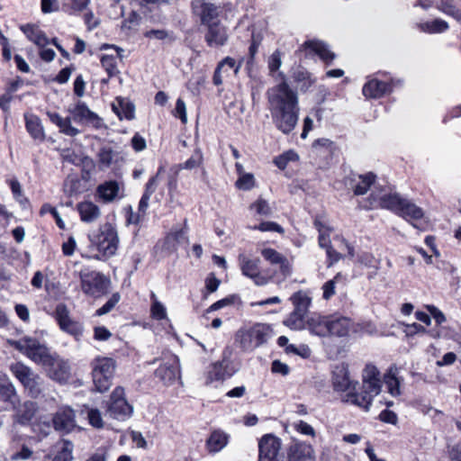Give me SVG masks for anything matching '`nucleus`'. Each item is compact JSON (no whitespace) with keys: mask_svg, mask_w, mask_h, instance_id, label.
<instances>
[{"mask_svg":"<svg viewBox=\"0 0 461 461\" xmlns=\"http://www.w3.org/2000/svg\"><path fill=\"white\" fill-rule=\"evenodd\" d=\"M390 91L389 84L377 79H371L363 86V95L367 98H380Z\"/></svg>","mask_w":461,"mask_h":461,"instance_id":"bb28decb","label":"nucleus"},{"mask_svg":"<svg viewBox=\"0 0 461 461\" xmlns=\"http://www.w3.org/2000/svg\"><path fill=\"white\" fill-rule=\"evenodd\" d=\"M54 318L62 331L74 337H79L82 335L83 326L80 322L71 318L69 310L64 303H59L56 306Z\"/></svg>","mask_w":461,"mask_h":461,"instance_id":"1a4fd4ad","label":"nucleus"},{"mask_svg":"<svg viewBox=\"0 0 461 461\" xmlns=\"http://www.w3.org/2000/svg\"><path fill=\"white\" fill-rule=\"evenodd\" d=\"M57 454L52 461H72L73 444L68 440H60L55 446Z\"/></svg>","mask_w":461,"mask_h":461,"instance_id":"c9c22d12","label":"nucleus"},{"mask_svg":"<svg viewBox=\"0 0 461 461\" xmlns=\"http://www.w3.org/2000/svg\"><path fill=\"white\" fill-rule=\"evenodd\" d=\"M101 63L103 68L108 73L109 77H112L119 73L116 59L113 56L104 55L101 59Z\"/></svg>","mask_w":461,"mask_h":461,"instance_id":"de8ad7c7","label":"nucleus"},{"mask_svg":"<svg viewBox=\"0 0 461 461\" xmlns=\"http://www.w3.org/2000/svg\"><path fill=\"white\" fill-rule=\"evenodd\" d=\"M398 368L392 366L384 375V383L387 386L388 392L392 396H398L401 394L400 380L397 377Z\"/></svg>","mask_w":461,"mask_h":461,"instance_id":"f704fd0d","label":"nucleus"},{"mask_svg":"<svg viewBox=\"0 0 461 461\" xmlns=\"http://www.w3.org/2000/svg\"><path fill=\"white\" fill-rule=\"evenodd\" d=\"M305 49L311 50L318 55L324 62L330 64L335 59V54L331 52L327 45L320 41H307L303 43Z\"/></svg>","mask_w":461,"mask_h":461,"instance_id":"c756f323","label":"nucleus"},{"mask_svg":"<svg viewBox=\"0 0 461 461\" xmlns=\"http://www.w3.org/2000/svg\"><path fill=\"white\" fill-rule=\"evenodd\" d=\"M253 230H258L261 231H276L279 233L284 232V229L277 223L274 221H265L260 223L258 226L252 228Z\"/></svg>","mask_w":461,"mask_h":461,"instance_id":"680f3d73","label":"nucleus"},{"mask_svg":"<svg viewBox=\"0 0 461 461\" xmlns=\"http://www.w3.org/2000/svg\"><path fill=\"white\" fill-rule=\"evenodd\" d=\"M7 344L11 347H14L23 355L29 357V337L25 336L20 340L8 339L6 340Z\"/></svg>","mask_w":461,"mask_h":461,"instance_id":"09e8293b","label":"nucleus"},{"mask_svg":"<svg viewBox=\"0 0 461 461\" xmlns=\"http://www.w3.org/2000/svg\"><path fill=\"white\" fill-rule=\"evenodd\" d=\"M203 163V155L200 148H197L193 152L192 156L184 163L176 165V171L182 169L192 170L199 167Z\"/></svg>","mask_w":461,"mask_h":461,"instance_id":"58836bf2","label":"nucleus"},{"mask_svg":"<svg viewBox=\"0 0 461 461\" xmlns=\"http://www.w3.org/2000/svg\"><path fill=\"white\" fill-rule=\"evenodd\" d=\"M229 437L221 430H214L207 439V447L210 452L221 450L228 443Z\"/></svg>","mask_w":461,"mask_h":461,"instance_id":"473e14b6","label":"nucleus"},{"mask_svg":"<svg viewBox=\"0 0 461 461\" xmlns=\"http://www.w3.org/2000/svg\"><path fill=\"white\" fill-rule=\"evenodd\" d=\"M352 328V322L349 319L345 317H332L330 316L329 322V335L328 337H347Z\"/></svg>","mask_w":461,"mask_h":461,"instance_id":"b1692460","label":"nucleus"},{"mask_svg":"<svg viewBox=\"0 0 461 461\" xmlns=\"http://www.w3.org/2000/svg\"><path fill=\"white\" fill-rule=\"evenodd\" d=\"M10 370L25 389L29 387V367L27 366L22 362H16L10 366Z\"/></svg>","mask_w":461,"mask_h":461,"instance_id":"ea45409f","label":"nucleus"},{"mask_svg":"<svg viewBox=\"0 0 461 461\" xmlns=\"http://www.w3.org/2000/svg\"><path fill=\"white\" fill-rule=\"evenodd\" d=\"M332 383L334 389L338 392L356 393L357 383L350 379L348 369L344 365L336 366L333 371Z\"/></svg>","mask_w":461,"mask_h":461,"instance_id":"ddd939ff","label":"nucleus"},{"mask_svg":"<svg viewBox=\"0 0 461 461\" xmlns=\"http://www.w3.org/2000/svg\"><path fill=\"white\" fill-rule=\"evenodd\" d=\"M340 277H341V275L339 273H338L334 276L333 279L329 280L326 283H324V285L321 287L322 292H323V294H322L323 299L329 300L330 298H331L335 294L336 284H337V282L339 281V279Z\"/></svg>","mask_w":461,"mask_h":461,"instance_id":"8fccbe9b","label":"nucleus"},{"mask_svg":"<svg viewBox=\"0 0 461 461\" xmlns=\"http://www.w3.org/2000/svg\"><path fill=\"white\" fill-rule=\"evenodd\" d=\"M92 371H99L101 374L113 376L116 364L110 357H97L92 362Z\"/></svg>","mask_w":461,"mask_h":461,"instance_id":"72a5a7b5","label":"nucleus"},{"mask_svg":"<svg viewBox=\"0 0 461 461\" xmlns=\"http://www.w3.org/2000/svg\"><path fill=\"white\" fill-rule=\"evenodd\" d=\"M272 336V330L265 323L240 328L235 334V342L243 351H252L265 344Z\"/></svg>","mask_w":461,"mask_h":461,"instance_id":"39448f33","label":"nucleus"},{"mask_svg":"<svg viewBox=\"0 0 461 461\" xmlns=\"http://www.w3.org/2000/svg\"><path fill=\"white\" fill-rule=\"evenodd\" d=\"M282 66V52L279 50H276L267 59V68L269 74L275 77L276 79L279 78L281 82H285V76L283 72L278 71Z\"/></svg>","mask_w":461,"mask_h":461,"instance_id":"7c9ffc66","label":"nucleus"},{"mask_svg":"<svg viewBox=\"0 0 461 461\" xmlns=\"http://www.w3.org/2000/svg\"><path fill=\"white\" fill-rule=\"evenodd\" d=\"M193 8L200 14L203 25L219 23L218 8L215 5L203 0H195L193 2Z\"/></svg>","mask_w":461,"mask_h":461,"instance_id":"a211bd4d","label":"nucleus"},{"mask_svg":"<svg viewBox=\"0 0 461 461\" xmlns=\"http://www.w3.org/2000/svg\"><path fill=\"white\" fill-rule=\"evenodd\" d=\"M95 158L100 171L114 170L123 163V157L121 152L107 145L98 149Z\"/></svg>","mask_w":461,"mask_h":461,"instance_id":"9b49d317","label":"nucleus"},{"mask_svg":"<svg viewBox=\"0 0 461 461\" xmlns=\"http://www.w3.org/2000/svg\"><path fill=\"white\" fill-rule=\"evenodd\" d=\"M268 108L276 128L284 134L294 131L299 118V102L295 91L285 81L267 92Z\"/></svg>","mask_w":461,"mask_h":461,"instance_id":"f257e3e1","label":"nucleus"},{"mask_svg":"<svg viewBox=\"0 0 461 461\" xmlns=\"http://www.w3.org/2000/svg\"><path fill=\"white\" fill-rule=\"evenodd\" d=\"M120 190L121 185L119 182L109 180L97 186L96 194L104 203H108L113 202L119 196Z\"/></svg>","mask_w":461,"mask_h":461,"instance_id":"393cba45","label":"nucleus"},{"mask_svg":"<svg viewBox=\"0 0 461 461\" xmlns=\"http://www.w3.org/2000/svg\"><path fill=\"white\" fill-rule=\"evenodd\" d=\"M81 289L90 296L100 297L108 293L111 280L96 271H81L79 274Z\"/></svg>","mask_w":461,"mask_h":461,"instance_id":"423d86ee","label":"nucleus"},{"mask_svg":"<svg viewBox=\"0 0 461 461\" xmlns=\"http://www.w3.org/2000/svg\"><path fill=\"white\" fill-rule=\"evenodd\" d=\"M426 309L434 318L437 324L440 325L446 321L445 314L434 305H426Z\"/></svg>","mask_w":461,"mask_h":461,"instance_id":"338daca9","label":"nucleus"},{"mask_svg":"<svg viewBox=\"0 0 461 461\" xmlns=\"http://www.w3.org/2000/svg\"><path fill=\"white\" fill-rule=\"evenodd\" d=\"M76 248V240L73 236H70L68 240L62 244V252L65 256L70 257L74 254Z\"/></svg>","mask_w":461,"mask_h":461,"instance_id":"774afa93","label":"nucleus"},{"mask_svg":"<svg viewBox=\"0 0 461 461\" xmlns=\"http://www.w3.org/2000/svg\"><path fill=\"white\" fill-rule=\"evenodd\" d=\"M294 428L301 434L312 437L315 436L314 429L305 421L300 420L294 424Z\"/></svg>","mask_w":461,"mask_h":461,"instance_id":"69168bd1","label":"nucleus"},{"mask_svg":"<svg viewBox=\"0 0 461 461\" xmlns=\"http://www.w3.org/2000/svg\"><path fill=\"white\" fill-rule=\"evenodd\" d=\"M376 176L368 172L364 175L355 176L350 180V187L356 195H364L370 189L371 185L375 184Z\"/></svg>","mask_w":461,"mask_h":461,"instance_id":"5701e85b","label":"nucleus"},{"mask_svg":"<svg viewBox=\"0 0 461 461\" xmlns=\"http://www.w3.org/2000/svg\"><path fill=\"white\" fill-rule=\"evenodd\" d=\"M420 28L424 32L440 33L448 29V24L444 20L435 19L431 22L421 23Z\"/></svg>","mask_w":461,"mask_h":461,"instance_id":"79ce46f5","label":"nucleus"},{"mask_svg":"<svg viewBox=\"0 0 461 461\" xmlns=\"http://www.w3.org/2000/svg\"><path fill=\"white\" fill-rule=\"evenodd\" d=\"M281 448L280 439L272 435H264L258 442V461H277Z\"/></svg>","mask_w":461,"mask_h":461,"instance_id":"f8f14e48","label":"nucleus"},{"mask_svg":"<svg viewBox=\"0 0 461 461\" xmlns=\"http://www.w3.org/2000/svg\"><path fill=\"white\" fill-rule=\"evenodd\" d=\"M56 355L57 353L51 352L45 342L31 339V360L41 365L43 369Z\"/></svg>","mask_w":461,"mask_h":461,"instance_id":"dca6fc26","label":"nucleus"},{"mask_svg":"<svg viewBox=\"0 0 461 461\" xmlns=\"http://www.w3.org/2000/svg\"><path fill=\"white\" fill-rule=\"evenodd\" d=\"M121 295L119 293L113 294L111 296V298L101 308H99L96 311L95 315L102 316L107 314L115 307V305L119 303Z\"/></svg>","mask_w":461,"mask_h":461,"instance_id":"3c124183","label":"nucleus"},{"mask_svg":"<svg viewBox=\"0 0 461 461\" xmlns=\"http://www.w3.org/2000/svg\"><path fill=\"white\" fill-rule=\"evenodd\" d=\"M314 225L319 231V245L321 248L327 249L330 247V229L326 227L321 221L315 220Z\"/></svg>","mask_w":461,"mask_h":461,"instance_id":"a18cd8bd","label":"nucleus"},{"mask_svg":"<svg viewBox=\"0 0 461 461\" xmlns=\"http://www.w3.org/2000/svg\"><path fill=\"white\" fill-rule=\"evenodd\" d=\"M262 257L271 265H278L283 280L292 274V265L286 257L274 249L266 248L261 250Z\"/></svg>","mask_w":461,"mask_h":461,"instance_id":"2eb2a0df","label":"nucleus"},{"mask_svg":"<svg viewBox=\"0 0 461 461\" xmlns=\"http://www.w3.org/2000/svg\"><path fill=\"white\" fill-rule=\"evenodd\" d=\"M92 376L96 391L104 393L109 390L112 385L113 376L101 374L99 371H92Z\"/></svg>","mask_w":461,"mask_h":461,"instance_id":"a19ab883","label":"nucleus"},{"mask_svg":"<svg viewBox=\"0 0 461 461\" xmlns=\"http://www.w3.org/2000/svg\"><path fill=\"white\" fill-rule=\"evenodd\" d=\"M239 264L242 274L253 280L256 285H265L271 279V276L267 277L260 272V259L258 258L251 259L244 254H240Z\"/></svg>","mask_w":461,"mask_h":461,"instance_id":"9d476101","label":"nucleus"},{"mask_svg":"<svg viewBox=\"0 0 461 461\" xmlns=\"http://www.w3.org/2000/svg\"><path fill=\"white\" fill-rule=\"evenodd\" d=\"M68 113L76 122H94L98 119V116L82 102H78L73 107H69Z\"/></svg>","mask_w":461,"mask_h":461,"instance_id":"cd10ccee","label":"nucleus"},{"mask_svg":"<svg viewBox=\"0 0 461 461\" xmlns=\"http://www.w3.org/2000/svg\"><path fill=\"white\" fill-rule=\"evenodd\" d=\"M113 110L120 119L125 118L131 120L134 117V107L130 103H124L122 99H118V105L113 104Z\"/></svg>","mask_w":461,"mask_h":461,"instance_id":"37998d69","label":"nucleus"},{"mask_svg":"<svg viewBox=\"0 0 461 461\" xmlns=\"http://www.w3.org/2000/svg\"><path fill=\"white\" fill-rule=\"evenodd\" d=\"M180 367L176 357H172L167 362L156 370V375L166 384H170L179 376Z\"/></svg>","mask_w":461,"mask_h":461,"instance_id":"6ab92c4d","label":"nucleus"},{"mask_svg":"<svg viewBox=\"0 0 461 461\" xmlns=\"http://www.w3.org/2000/svg\"><path fill=\"white\" fill-rule=\"evenodd\" d=\"M374 207L390 210L397 215L411 222L414 228H420L415 222L424 217L423 210L411 201L402 197L398 194H388L377 198L372 194Z\"/></svg>","mask_w":461,"mask_h":461,"instance_id":"7ed1b4c3","label":"nucleus"},{"mask_svg":"<svg viewBox=\"0 0 461 461\" xmlns=\"http://www.w3.org/2000/svg\"><path fill=\"white\" fill-rule=\"evenodd\" d=\"M47 375L61 384H67L72 375V368L68 360L56 355L44 368Z\"/></svg>","mask_w":461,"mask_h":461,"instance_id":"6e6552de","label":"nucleus"},{"mask_svg":"<svg viewBox=\"0 0 461 461\" xmlns=\"http://www.w3.org/2000/svg\"><path fill=\"white\" fill-rule=\"evenodd\" d=\"M32 430L36 434L39 440L41 438L46 437L51 430L50 420L46 419L43 421L33 422Z\"/></svg>","mask_w":461,"mask_h":461,"instance_id":"49530a36","label":"nucleus"},{"mask_svg":"<svg viewBox=\"0 0 461 461\" xmlns=\"http://www.w3.org/2000/svg\"><path fill=\"white\" fill-rule=\"evenodd\" d=\"M152 304L150 307L151 317L157 321L165 320L167 318L166 307L156 297L154 293L150 295Z\"/></svg>","mask_w":461,"mask_h":461,"instance_id":"c03bdc74","label":"nucleus"},{"mask_svg":"<svg viewBox=\"0 0 461 461\" xmlns=\"http://www.w3.org/2000/svg\"><path fill=\"white\" fill-rule=\"evenodd\" d=\"M330 316H322L317 313L312 314L306 321V327L310 333L321 338L329 335Z\"/></svg>","mask_w":461,"mask_h":461,"instance_id":"aec40b11","label":"nucleus"},{"mask_svg":"<svg viewBox=\"0 0 461 461\" xmlns=\"http://www.w3.org/2000/svg\"><path fill=\"white\" fill-rule=\"evenodd\" d=\"M204 39L210 47L223 46L228 41L227 30L220 24V22L210 23V25H207V32Z\"/></svg>","mask_w":461,"mask_h":461,"instance_id":"412c9836","label":"nucleus"},{"mask_svg":"<svg viewBox=\"0 0 461 461\" xmlns=\"http://www.w3.org/2000/svg\"><path fill=\"white\" fill-rule=\"evenodd\" d=\"M289 461H315L312 447L306 443H295L288 453Z\"/></svg>","mask_w":461,"mask_h":461,"instance_id":"4be33fe9","label":"nucleus"},{"mask_svg":"<svg viewBox=\"0 0 461 461\" xmlns=\"http://www.w3.org/2000/svg\"><path fill=\"white\" fill-rule=\"evenodd\" d=\"M363 386L361 393H346L343 401L361 407L367 411L375 396L381 392L382 382L380 372L375 366L368 364L363 370Z\"/></svg>","mask_w":461,"mask_h":461,"instance_id":"f03ea898","label":"nucleus"},{"mask_svg":"<svg viewBox=\"0 0 461 461\" xmlns=\"http://www.w3.org/2000/svg\"><path fill=\"white\" fill-rule=\"evenodd\" d=\"M254 185L255 178L250 173L242 174L236 181V186L241 190H250Z\"/></svg>","mask_w":461,"mask_h":461,"instance_id":"603ef678","label":"nucleus"},{"mask_svg":"<svg viewBox=\"0 0 461 461\" xmlns=\"http://www.w3.org/2000/svg\"><path fill=\"white\" fill-rule=\"evenodd\" d=\"M290 300L294 305V310L307 315L312 299L306 292L298 291L291 296Z\"/></svg>","mask_w":461,"mask_h":461,"instance_id":"2f4dec72","label":"nucleus"},{"mask_svg":"<svg viewBox=\"0 0 461 461\" xmlns=\"http://www.w3.org/2000/svg\"><path fill=\"white\" fill-rule=\"evenodd\" d=\"M306 315L294 310L284 320V325L291 330H301L306 327Z\"/></svg>","mask_w":461,"mask_h":461,"instance_id":"e433bc0d","label":"nucleus"},{"mask_svg":"<svg viewBox=\"0 0 461 461\" xmlns=\"http://www.w3.org/2000/svg\"><path fill=\"white\" fill-rule=\"evenodd\" d=\"M286 352L294 353L295 355L301 356L303 358H307L311 355V349L306 345L295 346L294 344L287 345Z\"/></svg>","mask_w":461,"mask_h":461,"instance_id":"bf43d9fd","label":"nucleus"},{"mask_svg":"<svg viewBox=\"0 0 461 461\" xmlns=\"http://www.w3.org/2000/svg\"><path fill=\"white\" fill-rule=\"evenodd\" d=\"M9 185L12 190L13 195L16 201L20 203H23L26 201V198L23 194L22 186L19 181L16 178H13L9 180Z\"/></svg>","mask_w":461,"mask_h":461,"instance_id":"4d7b16f0","label":"nucleus"},{"mask_svg":"<svg viewBox=\"0 0 461 461\" xmlns=\"http://www.w3.org/2000/svg\"><path fill=\"white\" fill-rule=\"evenodd\" d=\"M80 219L86 223L95 222L101 215V210L98 205L91 201H84L77 205Z\"/></svg>","mask_w":461,"mask_h":461,"instance_id":"a878e982","label":"nucleus"},{"mask_svg":"<svg viewBox=\"0 0 461 461\" xmlns=\"http://www.w3.org/2000/svg\"><path fill=\"white\" fill-rule=\"evenodd\" d=\"M91 247L97 251L96 254H82L83 258L105 260L116 254L119 246V235L115 226L105 222L98 229V232L88 236Z\"/></svg>","mask_w":461,"mask_h":461,"instance_id":"20e7f679","label":"nucleus"},{"mask_svg":"<svg viewBox=\"0 0 461 461\" xmlns=\"http://www.w3.org/2000/svg\"><path fill=\"white\" fill-rule=\"evenodd\" d=\"M0 402L8 403L14 410H18L20 400L15 388L7 375L0 372Z\"/></svg>","mask_w":461,"mask_h":461,"instance_id":"f3484780","label":"nucleus"},{"mask_svg":"<svg viewBox=\"0 0 461 461\" xmlns=\"http://www.w3.org/2000/svg\"><path fill=\"white\" fill-rule=\"evenodd\" d=\"M87 418L89 420V423L97 429L104 427V421L102 419V415L99 410L97 409H89L87 411Z\"/></svg>","mask_w":461,"mask_h":461,"instance_id":"6e6d98bb","label":"nucleus"},{"mask_svg":"<svg viewBox=\"0 0 461 461\" xmlns=\"http://www.w3.org/2000/svg\"><path fill=\"white\" fill-rule=\"evenodd\" d=\"M132 410V407L124 398L123 388L116 387L113 391L110 401L107 404V414L113 419L124 420L131 417Z\"/></svg>","mask_w":461,"mask_h":461,"instance_id":"0eeeda50","label":"nucleus"},{"mask_svg":"<svg viewBox=\"0 0 461 461\" xmlns=\"http://www.w3.org/2000/svg\"><path fill=\"white\" fill-rule=\"evenodd\" d=\"M173 114L178 117L184 124L187 122L186 105L183 99L178 98L176 100Z\"/></svg>","mask_w":461,"mask_h":461,"instance_id":"13d9d810","label":"nucleus"},{"mask_svg":"<svg viewBox=\"0 0 461 461\" xmlns=\"http://www.w3.org/2000/svg\"><path fill=\"white\" fill-rule=\"evenodd\" d=\"M50 120L59 129V131L67 136L74 137L80 133V131L71 123L70 117H62L59 113H49Z\"/></svg>","mask_w":461,"mask_h":461,"instance_id":"c85d7f7f","label":"nucleus"},{"mask_svg":"<svg viewBox=\"0 0 461 461\" xmlns=\"http://www.w3.org/2000/svg\"><path fill=\"white\" fill-rule=\"evenodd\" d=\"M52 421L56 430L68 433L76 428L75 411L68 406L60 407Z\"/></svg>","mask_w":461,"mask_h":461,"instance_id":"4468645a","label":"nucleus"},{"mask_svg":"<svg viewBox=\"0 0 461 461\" xmlns=\"http://www.w3.org/2000/svg\"><path fill=\"white\" fill-rule=\"evenodd\" d=\"M230 374H227L226 366L224 365V361L214 363L210 370L207 373L206 384H212L215 381H222L227 376H230Z\"/></svg>","mask_w":461,"mask_h":461,"instance_id":"4c0bfd02","label":"nucleus"},{"mask_svg":"<svg viewBox=\"0 0 461 461\" xmlns=\"http://www.w3.org/2000/svg\"><path fill=\"white\" fill-rule=\"evenodd\" d=\"M252 210H255L256 213L262 216H268L272 211L268 203L264 199H258L254 203L250 205Z\"/></svg>","mask_w":461,"mask_h":461,"instance_id":"864d4df0","label":"nucleus"},{"mask_svg":"<svg viewBox=\"0 0 461 461\" xmlns=\"http://www.w3.org/2000/svg\"><path fill=\"white\" fill-rule=\"evenodd\" d=\"M358 261L366 267H375L377 268L378 261L375 258L372 253L363 252L359 258Z\"/></svg>","mask_w":461,"mask_h":461,"instance_id":"0e129e2a","label":"nucleus"},{"mask_svg":"<svg viewBox=\"0 0 461 461\" xmlns=\"http://www.w3.org/2000/svg\"><path fill=\"white\" fill-rule=\"evenodd\" d=\"M439 9L446 14L451 15L457 21L461 22V10L457 9L452 3L448 1H442Z\"/></svg>","mask_w":461,"mask_h":461,"instance_id":"5fc2aeb1","label":"nucleus"},{"mask_svg":"<svg viewBox=\"0 0 461 461\" xmlns=\"http://www.w3.org/2000/svg\"><path fill=\"white\" fill-rule=\"evenodd\" d=\"M144 36L146 38H149V39H157V40H159V41H164V40H170L172 41L173 40V37L172 35L166 30H150V31H147L145 33H144Z\"/></svg>","mask_w":461,"mask_h":461,"instance_id":"052dcab7","label":"nucleus"},{"mask_svg":"<svg viewBox=\"0 0 461 461\" xmlns=\"http://www.w3.org/2000/svg\"><path fill=\"white\" fill-rule=\"evenodd\" d=\"M162 171L163 167H159L158 173L149 179L148 183L146 184L145 191L143 194L151 196L155 193L158 184V176Z\"/></svg>","mask_w":461,"mask_h":461,"instance_id":"e2e57ef3","label":"nucleus"}]
</instances>
